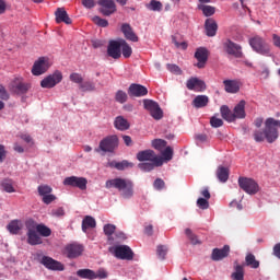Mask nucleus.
<instances>
[{
  "instance_id": "nucleus-16",
  "label": "nucleus",
  "mask_w": 280,
  "mask_h": 280,
  "mask_svg": "<svg viewBox=\"0 0 280 280\" xmlns=\"http://www.w3.org/2000/svg\"><path fill=\"white\" fill-rule=\"evenodd\" d=\"M40 264L45 266V268H47L48 270H65V265L48 256H43Z\"/></svg>"
},
{
  "instance_id": "nucleus-31",
  "label": "nucleus",
  "mask_w": 280,
  "mask_h": 280,
  "mask_svg": "<svg viewBox=\"0 0 280 280\" xmlns=\"http://www.w3.org/2000/svg\"><path fill=\"white\" fill-rule=\"evenodd\" d=\"M7 229L11 235H19V231L23 229V224L19 220H12L8 225Z\"/></svg>"
},
{
  "instance_id": "nucleus-8",
  "label": "nucleus",
  "mask_w": 280,
  "mask_h": 280,
  "mask_svg": "<svg viewBox=\"0 0 280 280\" xmlns=\"http://www.w3.org/2000/svg\"><path fill=\"white\" fill-rule=\"evenodd\" d=\"M97 4L100 5L98 12L103 14V16H112V14L117 12L115 0H98Z\"/></svg>"
},
{
  "instance_id": "nucleus-30",
  "label": "nucleus",
  "mask_w": 280,
  "mask_h": 280,
  "mask_svg": "<svg viewBox=\"0 0 280 280\" xmlns=\"http://www.w3.org/2000/svg\"><path fill=\"white\" fill-rule=\"evenodd\" d=\"M220 113H221V116L223 117V119H225V121H229L230 124L235 121L234 112H231L229 106H226V105L221 106Z\"/></svg>"
},
{
  "instance_id": "nucleus-38",
  "label": "nucleus",
  "mask_w": 280,
  "mask_h": 280,
  "mask_svg": "<svg viewBox=\"0 0 280 280\" xmlns=\"http://www.w3.org/2000/svg\"><path fill=\"white\" fill-rule=\"evenodd\" d=\"M147 9L151 10V12H161V10H163V3L158 0H151L150 3L147 4Z\"/></svg>"
},
{
  "instance_id": "nucleus-41",
  "label": "nucleus",
  "mask_w": 280,
  "mask_h": 280,
  "mask_svg": "<svg viewBox=\"0 0 280 280\" xmlns=\"http://www.w3.org/2000/svg\"><path fill=\"white\" fill-rule=\"evenodd\" d=\"M30 89H32V85L30 83H19L16 86H15V92L19 94V95H25V93H27L30 91Z\"/></svg>"
},
{
  "instance_id": "nucleus-62",
  "label": "nucleus",
  "mask_w": 280,
  "mask_h": 280,
  "mask_svg": "<svg viewBox=\"0 0 280 280\" xmlns=\"http://www.w3.org/2000/svg\"><path fill=\"white\" fill-rule=\"evenodd\" d=\"M8 152L5 151V147L3 144H0V163H3L5 161Z\"/></svg>"
},
{
  "instance_id": "nucleus-57",
  "label": "nucleus",
  "mask_w": 280,
  "mask_h": 280,
  "mask_svg": "<svg viewBox=\"0 0 280 280\" xmlns=\"http://www.w3.org/2000/svg\"><path fill=\"white\" fill-rule=\"evenodd\" d=\"M38 226V224H36V222L30 220L26 222V230L27 233H34L36 232V228Z\"/></svg>"
},
{
  "instance_id": "nucleus-40",
  "label": "nucleus",
  "mask_w": 280,
  "mask_h": 280,
  "mask_svg": "<svg viewBox=\"0 0 280 280\" xmlns=\"http://www.w3.org/2000/svg\"><path fill=\"white\" fill-rule=\"evenodd\" d=\"M36 231L42 235V237H49V235H51V229L45 224H37Z\"/></svg>"
},
{
  "instance_id": "nucleus-58",
  "label": "nucleus",
  "mask_w": 280,
  "mask_h": 280,
  "mask_svg": "<svg viewBox=\"0 0 280 280\" xmlns=\"http://www.w3.org/2000/svg\"><path fill=\"white\" fill-rule=\"evenodd\" d=\"M0 100H3L4 102H8V100H10V94L3 85H0Z\"/></svg>"
},
{
  "instance_id": "nucleus-9",
  "label": "nucleus",
  "mask_w": 280,
  "mask_h": 280,
  "mask_svg": "<svg viewBox=\"0 0 280 280\" xmlns=\"http://www.w3.org/2000/svg\"><path fill=\"white\" fill-rule=\"evenodd\" d=\"M63 185L66 187H77L78 189H81V191H84L86 185H89V180L86 177L70 176L63 179Z\"/></svg>"
},
{
  "instance_id": "nucleus-59",
  "label": "nucleus",
  "mask_w": 280,
  "mask_h": 280,
  "mask_svg": "<svg viewBox=\"0 0 280 280\" xmlns=\"http://www.w3.org/2000/svg\"><path fill=\"white\" fill-rule=\"evenodd\" d=\"M42 200H43L44 205H51V202H54V200H56V197L54 195H51V192H50L48 195H44Z\"/></svg>"
},
{
  "instance_id": "nucleus-10",
  "label": "nucleus",
  "mask_w": 280,
  "mask_h": 280,
  "mask_svg": "<svg viewBox=\"0 0 280 280\" xmlns=\"http://www.w3.org/2000/svg\"><path fill=\"white\" fill-rule=\"evenodd\" d=\"M49 67H51L49 59H47V57H40L37 61L34 62L32 73L33 75H43V73H47Z\"/></svg>"
},
{
  "instance_id": "nucleus-12",
  "label": "nucleus",
  "mask_w": 280,
  "mask_h": 280,
  "mask_svg": "<svg viewBox=\"0 0 280 280\" xmlns=\"http://www.w3.org/2000/svg\"><path fill=\"white\" fill-rule=\"evenodd\" d=\"M223 49L229 54V56H234V58H242V56H244L242 52V46L231 42V39L223 43Z\"/></svg>"
},
{
  "instance_id": "nucleus-47",
  "label": "nucleus",
  "mask_w": 280,
  "mask_h": 280,
  "mask_svg": "<svg viewBox=\"0 0 280 280\" xmlns=\"http://www.w3.org/2000/svg\"><path fill=\"white\" fill-rule=\"evenodd\" d=\"M79 89H81V91H84V92L95 91V83L91 81H86L84 83H81L79 85Z\"/></svg>"
},
{
  "instance_id": "nucleus-15",
  "label": "nucleus",
  "mask_w": 280,
  "mask_h": 280,
  "mask_svg": "<svg viewBox=\"0 0 280 280\" xmlns=\"http://www.w3.org/2000/svg\"><path fill=\"white\" fill-rule=\"evenodd\" d=\"M186 86L188 91H196L197 93H202V91L207 90V84L205 83V81L198 78H190L187 81Z\"/></svg>"
},
{
  "instance_id": "nucleus-6",
  "label": "nucleus",
  "mask_w": 280,
  "mask_h": 280,
  "mask_svg": "<svg viewBox=\"0 0 280 280\" xmlns=\"http://www.w3.org/2000/svg\"><path fill=\"white\" fill-rule=\"evenodd\" d=\"M60 82H62V72L56 70L52 74L47 75L40 81V86L42 89H54Z\"/></svg>"
},
{
  "instance_id": "nucleus-33",
  "label": "nucleus",
  "mask_w": 280,
  "mask_h": 280,
  "mask_svg": "<svg viewBox=\"0 0 280 280\" xmlns=\"http://www.w3.org/2000/svg\"><path fill=\"white\" fill-rule=\"evenodd\" d=\"M105 235L107 236L108 242H115V231H117V226L114 224H105L103 228Z\"/></svg>"
},
{
  "instance_id": "nucleus-55",
  "label": "nucleus",
  "mask_w": 280,
  "mask_h": 280,
  "mask_svg": "<svg viewBox=\"0 0 280 280\" xmlns=\"http://www.w3.org/2000/svg\"><path fill=\"white\" fill-rule=\"evenodd\" d=\"M153 187L158 191H161L162 189H165V180H163L162 178H156L153 183Z\"/></svg>"
},
{
  "instance_id": "nucleus-27",
  "label": "nucleus",
  "mask_w": 280,
  "mask_h": 280,
  "mask_svg": "<svg viewBox=\"0 0 280 280\" xmlns=\"http://www.w3.org/2000/svg\"><path fill=\"white\" fill-rule=\"evenodd\" d=\"M95 226H97V222L95 221V218H93L91 215L84 217V219L82 220L83 233H86V231H89V229H95Z\"/></svg>"
},
{
  "instance_id": "nucleus-37",
  "label": "nucleus",
  "mask_w": 280,
  "mask_h": 280,
  "mask_svg": "<svg viewBox=\"0 0 280 280\" xmlns=\"http://www.w3.org/2000/svg\"><path fill=\"white\" fill-rule=\"evenodd\" d=\"M120 45L124 58H130L132 56V48L130 47V45H128V43L124 39L120 40Z\"/></svg>"
},
{
  "instance_id": "nucleus-48",
  "label": "nucleus",
  "mask_w": 280,
  "mask_h": 280,
  "mask_svg": "<svg viewBox=\"0 0 280 280\" xmlns=\"http://www.w3.org/2000/svg\"><path fill=\"white\" fill-rule=\"evenodd\" d=\"M199 10H202L205 16H213L215 14V8L211 5H200Z\"/></svg>"
},
{
  "instance_id": "nucleus-7",
  "label": "nucleus",
  "mask_w": 280,
  "mask_h": 280,
  "mask_svg": "<svg viewBox=\"0 0 280 280\" xmlns=\"http://www.w3.org/2000/svg\"><path fill=\"white\" fill-rule=\"evenodd\" d=\"M238 185L241 189H243V191H245L246 194H249L250 196L259 191V185L257 184V182L248 177H240Z\"/></svg>"
},
{
  "instance_id": "nucleus-43",
  "label": "nucleus",
  "mask_w": 280,
  "mask_h": 280,
  "mask_svg": "<svg viewBox=\"0 0 280 280\" xmlns=\"http://www.w3.org/2000/svg\"><path fill=\"white\" fill-rule=\"evenodd\" d=\"M162 161H172L174 159V149L172 147H166L164 151H162Z\"/></svg>"
},
{
  "instance_id": "nucleus-54",
  "label": "nucleus",
  "mask_w": 280,
  "mask_h": 280,
  "mask_svg": "<svg viewBox=\"0 0 280 280\" xmlns=\"http://www.w3.org/2000/svg\"><path fill=\"white\" fill-rule=\"evenodd\" d=\"M156 254L160 259H165V255H167V247H165L164 245H159Z\"/></svg>"
},
{
  "instance_id": "nucleus-34",
  "label": "nucleus",
  "mask_w": 280,
  "mask_h": 280,
  "mask_svg": "<svg viewBox=\"0 0 280 280\" xmlns=\"http://www.w3.org/2000/svg\"><path fill=\"white\" fill-rule=\"evenodd\" d=\"M0 185L2 190L7 194H14V191H16V189H14V182L10 178L3 179Z\"/></svg>"
},
{
  "instance_id": "nucleus-36",
  "label": "nucleus",
  "mask_w": 280,
  "mask_h": 280,
  "mask_svg": "<svg viewBox=\"0 0 280 280\" xmlns=\"http://www.w3.org/2000/svg\"><path fill=\"white\" fill-rule=\"evenodd\" d=\"M245 266H249V268L257 269L259 268V260L255 258V255L247 254L245 257Z\"/></svg>"
},
{
  "instance_id": "nucleus-28",
  "label": "nucleus",
  "mask_w": 280,
  "mask_h": 280,
  "mask_svg": "<svg viewBox=\"0 0 280 280\" xmlns=\"http://www.w3.org/2000/svg\"><path fill=\"white\" fill-rule=\"evenodd\" d=\"M209 104V96L207 95H197L192 100V106L195 108H205V106H208Z\"/></svg>"
},
{
  "instance_id": "nucleus-23",
  "label": "nucleus",
  "mask_w": 280,
  "mask_h": 280,
  "mask_svg": "<svg viewBox=\"0 0 280 280\" xmlns=\"http://www.w3.org/2000/svg\"><path fill=\"white\" fill-rule=\"evenodd\" d=\"M207 36H215L218 34V23L213 19H207L205 23Z\"/></svg>"
},
{
  "instance_id": "nucleus-5",
  "label": "nucleus",
  "mask_w": 280,
  "mask_h": 280,
  "mask_svg": "<svg viewBox=\"0 0 280 280\" xmlns=\"http://www.w3.org/2000/svg\"><path fill=\"white\" fill-rule=\"evenodd\" d=\"M143 107L144 110H148L150 113L151 117H153L155 121H160V119H163V109H161L159 103L147 98L143 100Z\"/></svg>"
},
{
  "instance_id": "nucleus-42",
  "label": "nucleus",
  "mask_w": 280,
  "mask_h": 280,
  "mask_svg": "<svg viewBox=\"0 0 280 280\" xmlns=\"http://www.w3.org/2000/svg\"><path fill=\"white\" fill-rule=\"evenodd\" d=\"M185 235L186 237H188V240L190 241V243L196 246V244H201L200 240H198V236L196 234H194V232L191 231V229L187 228L185 230Z\"/></svg>"
},
{
  "instance_id": "nucleus-3",
  "label": "nucleus",
  "mask_w": 280,
  "mask_h": 280,
  "mask_svg": "<svg viewBox=\"0 0 280 280\" xmlns=\"http://www.w3.org/2000/svg\"><path fill=\"white\" fill-rule=\"evenodd\" d=\"M117 148H119V138L117 135H112L101 140L98 148L95 149V152H115Z\"/></svg>"
},
{
  "instance_id": "nucleus-39",
  "label": "nucleus",
  "mask_w": 280,
  "mask_h": 280,
  "mask_svg": "<svg viewBox=\"0 0 280 280\" xmlns=\"http://www.w3.org/2000/svg\"><path fill=\"white\" fill-rule=\"evenodd\" d=\"M152 148L159 152H163L164 148H167V141L163 139H154L152 140Z\"/></svg>"
},
{
  "instance_id": "nucleus-64",
  "label": "nucleus",
  "mask_w": 280,
  "mask_h": 280,
  "mask_svg": "<svg viewBox=\"0 0 280 280\" xmlns=\"http://www.w3.org/2000/svg\"><path fill=\"white\" fill-rule=\"evenodd\" d=\"M272 40H273V45L275 47H278L280 49V36L277 34L272 35Z\"/></svg>"
},
{
  "instance_id": "nucleus-14",
  "label": "nucleus",
  "mask_w": 280,
  "mask_h": 280,
  "mask_svg": "<svg viewBox=\"0 0 280 280\" xmlns=\"http://www.w3.org/2000/svg\"><path fill=\"white\" fill-rule=\"evenodd\" d=\"M65 253L68 259H75L77 257H80L82 253H84V247L80 244L73 243L66 246Z\"/></svg>"
},
{
  "instance_id": "nucleus-21",
  "label": "nucleus",
  "mask_w": 280,
  "mask_h": 280,
  "mask_svg": "<svg viewBox=\"0 0 280 280\" xmlns=\"http://www.w3.org/2000/svg\"><path fill=\"white\" fill-rule=\"evenodd\" d=\"M56 23H66V25H71L72 21L67 13L65 8H58L55 12Z\"/></svg>"
},
{
  "instance_id": "nucleus-32",
  "label": "nucleus",
  "mask_w": 280,
  "mask_h": 280,
  "mask_svg": "<svg viewBox=\"0 0 280 280\" xmlns=\"http://www.w3.org/2000/svg\"><path fill=\"white\" fill-rule=\"evenodd\" d=\"M27 244L31 246H38L39 244H43V238L38 235V233L35 232H27Z\"/></svg>"
},
{
  "instance_id": "nucleus-18",
  "label": "nucleus",
  "mask_w": 280,
  "mask_h": 280,
  "mask_svg": "<svg viewBox=\"0 0 280 280\" xmlns=\"http://www.w3.org/2000/svg\"><path fill=\"white\" fill-rule=\"evenodd\" d=\"M195 58L198 60L196 67H198V69H205V65H207V60H209V50H207V48H198L195 52Z\"/></svg>"
},
{
  "instance_id": "nucleus-46",
  "label": "nucleus",
  "mask_w": 280,
  "mask_h": 280,
  "mask_svg": "<svg viewBox=\"0 0 280 280\" xmlns=\"http://www.w3.org/2000/svg\"><path fill=\"white\" fill-rule=\"evenodd\" d=\"M92 21L95 25H97L98 27H108V20L106 19H102L98 15H94L92 18Z\"/></svg>"
},
{
  "instance_id": "nucleus-11",
  "label": "nucleus",
  "mask_w": 280,
  "mask_h": 280,
  "mask_svg": "<svg viewBox=\"0 0 280 280\" xmlns=\"http://www.w3.org/2000/svg\"><path fill=\"white\" fill-rule=\"evenodd\" d=\"M114 255L117 259H126L127 261L132 260L135 257V253H132L128 245H117L114 247Z\"/></svg>"
},
{
  "instance_id": "nucleus-49",
  "label": "nucleus",
  "mask_w": 280,
  "mask_h": 280,
  "mask_svg": "<svg viewBox=\"0 0 280 280\" xmlns=\"http://www.w3.org/2000/svg\"><path fill=\"white\" fill-rule=\"evenodd\" d=\"M166 69L171 72L174 73L175 75H183V70H180V67L174 63H167Z\"/></svg>"
},
{
  "instance_id": "nucleus-29",
  "label": "nucleus",
  "mask_w": 280,
  "mask_h": 280,
  "mask_svg": "<svg viewBox=\"0 0 280 280\" xmlns=\"http://www.w3.org/2000/svg\"><path fill=\"white\" fill-rule=\"evenodd\" d=\"M232 280H244V265L234 262V272L231 275Z\"/></svg>"
},
{
  "instance_id": "nucleus-35",
  "label": "nucleus",
  "mask_w": 280,
  "mask_h": 280,
  "mask_svg": "<svg viewBox=\"0 0 280 280\" xmlns=\"http://www.w3.org/2000/svg\"><path fill=\"white\" fill-rule=\"evenodd\" d=\"M77 277H80V279H90L93 280L95 279V271L91 269H79L77 271Z\"/></svg>"
},
{
  "instance_id": "nucleus-25",
  "label": "nucleus",
  "mask_w": 280,
  "mask_h": 280,
  "mask_svg": "<svg viewBox=\"0 0 280 280\" xmlns=\"http://www.w3.org/2000/svg\"><path fill=\"white\" fill-rule=\"evenodd\" d=\"M231 172L229 171V167H224V166H218L217 172H215V176L219 180V183H226V180H229V176H230Z\"/></svg>"
},
{
  "instance_id": "nucleus-60",
  "label": "nucleus",
  "mask_w": 280,
  "mask_h": 280,
  "mask_svg": "<svg viewBox=\"0 0 280 280\" xmlns=\"http://www.w3.org/2000/svg\"><path fill=\"white\" fill-rule=\"evenodd\" d=\"M107 278H108V272H106V270H104V269H100L95 273V279H107Z\"/></svg>"
},
{
  "instance_id": "nucleus-61",
  "label": "nucleus",
  "mask_w": 280,
  "mask_h": 280,
  "mask_svg": "<svg viewBox=\"0 0 280 280\" xmlns=\"http://www.w3.org/2000/svg\"><path fill=\"white\" fill-rule=\"evenodd\" d=\"M82 5L88 10H92L95 7V0H82Z\"/></svg>"
},
{
  "instance_id": "nucleus-50",
  "label": "nucleus",
  "mask_w": 280,
  "mask_h": 280,
  "mask_svg": "<svg viewBox=\"0 0 280 280\" xmlns=\"http://www.w3.org/2000/svg\"><path fill=\"white\" fill-rule=\"evenodd\" d=\"M114 241H109V244H119L126 240V234L124 232H114Z\"/></svg>"
},
{
  "instance_id": "nucleus-24",
  "label": "nucleus",
  "mask_w": 280,
  "mask_h": 280,
  "mask_svg": "<svg viewBox=\"0 0 280 280\" xmlns=\"http://www.w3.org/2000/svg\"><path fill=\"white\" fill-rule=\"evenodd\" d=\"M114 127L116 130L125 131L130 129V122L124 116H118L115 118Z\"/></svg>"
},
{
  "instance_id": "nucleus-53",
  "label": "nucleus",
  "mask_w": 280,
  "mask_h": 280,
  "mask_svg": "<svg viewBox=\"0 0 280 280\" xmlns=\"http://www.w3.org/2000/svg\"><path fill=\"white\" fill-rule=\"evenodd\" d=\"M69 78L71 82H74V84H82V82H84V78H82V74L78 72L71 73Z\"/></svg>"
},
{
  "instance_id": "nucleus-1",
  "label": "nucleus",
  "mask_w": 280,
  "mask_h": 280,
  "mask_svg": "<svg viewBox=\"0 0 280 280\" xmlns=\"http://www.w3.org/2000/svg\"><path fill=\"white\" fill-rule=\"evenodd\" d=\"M136 159L140 162L138 167L141 172H152L154 167H161L163 165V158L156 155V153L150 149L139 151Z\"/></svg>"
},
{
  "instance_id": "nucleus-20",
  "label": "nucleus",
  "mask_w": 280,
  "mask_h": 280,
  "mask_svg": "<svg viewBox=\"0 0 280 280\" xmlns=\"http://www.w3.org/2000/svg\"><path fill=\"white\" fill-rule=\"evenodd\" d=\"M121 32L127 40H131L132 43H139V37L137 36V34H135V31H132V26H130V24L124 23L121 25Z\"/></svg>"
},
{
  "instance_id": "nucleus-19",
  "label": "nucleus",
  "mask_w": 280,
  "mask_h": 280,
  "mask_svg": "<svg viewBox=\"0 0 280 280\" xmlns=\"http://www.w3.org/2000/svg\"><path fill=\"white\" fill-rule=\"evenodd\" d=\"M229 253H231V247L229 245H224L223 248H214L212 250L211 259L212 261H221L225 257H229Z\"/></svg>"
},
{
  "instance_id": "nucleus-22",
  "label": "nucleus",
  "mask_w": 280,
  "mask_h": 280,
  "mask_svg": "<svg viewBox=\"0 0 280 280\" xmlns=\"http://www.w3.org/2000/svg\"><path fill=\"white\" fill-rule=\"evenodd\" d=\"M234 120L235 119H246V101L242 100L235 105L234 109Z\"/></svg>"
},
{
  "instance_id": "nucleus-2",
  "label": "nucleus",
  "mask_w": 280,
  "mask_h": 280,
  "mask_svg": "<svg viewBox=\"0 0 280 280\" xmlns=\"http://www.w3.org/2000/svg\"><path fill=\"white\" fill-rule=\"evenodd\" d=\"M106 189H117L119 191L120 197L125 200H130L132 196H135V183L130 179L116 177L113 179H108L105 183Z\"/></svg>"
},
{
  "instance_id": "nucleus-52",
  "label": "nucleus",
  "mask_w": 280,
  "mask_h": 280,
  "mask_svg": "<svg viewBox=\"0 0 280 280\" xmlns=\"http://www.w3.org/2000/svg\"><path fill=\"white\" fill-rule=\"evenodd\" d=\"M37 191H38L39 196L44 197V196L51 194L52 189L48 185H40V186H38Z\"/></svg>"
},
{
  "instance_id": "nucleus-56",
  "label": "nucleus",
  "mask_w": 280,
  "mask_h": 280,
  "mask_svg": "<svg viewBox=\"0 0 280 280\" xmlns=\"http://www.w3.org/2000/svg\"><path fill=\"white\" fill-rule=\"evenodd\" d=\"M197 207H199V209H209V199H205V198H199L197 200Z\"/></svg>"
},
{
  "instance_id": "nucleus-63",
  "label": "nucleus",
  "mask_w": 280,
  "mask_h": 280,
  "mask_svg": "<svg viewBox=\"0 0 280 280\" xmlns=\"http://www.w3.org/2000/svg\"><path fill=\"white\" fill-rule=\"evenodd\" d=\"M21 139H23V141H25V143H30L31 145H34V140L32 139V136H30L27 133L21 135Z\"/></svg>"
},
{
  "instance_id": "nucleus-44",
  "label": "nucleus",
  "mask_w": 280,
  "mask_h": 280,
  "mask_svg": "<svg viewBox=\"0 0 280 280\" xmlns=\"http://www.w3.org/2000/svg\"><path fill=\"white\" fill-rule=\"evenodd\" d=\"M114 167L119 172H124V170H128V167H135V164L128 162L127 160H124L121 162H116Z\"/></svg>"
},
{
  "instance_id": "nucleus-17",
  "label": "nucleus",
  "mask_w": 280,
  "mask_h": 280,
  "mask_svg": "<svg viewBox=\"0 0 280 280\" xmlns=\"http://www.w3.org/2000/svg\"><path fill=\"white\" fill-rule=\"evenodd\" d=\"M128 95L130 97H145V95H148V88L132 83L128 89Z\"/></svg>"
},
{
  "instance_id": "nucleus-4",
  "label": "nucleus",
  "mask_w": 280,
  "mask_h": 280,
  "mask_svg": "<svg viewBox=\"0 0 280 280\" xmlns=\"http://www.w3.org/2000/svg\"><path fill=\"white\" fill-rule=\"evenodd\" d=\"M249 45L260 56H271L270 46L260 36H255L249 39Z\"/></svg>"
},
{
  "instance_id": "nucleus-26",
  "label": "nucleus",
  "mask_w": 280,
  "mask_h": 280,
  "mask_svg": "<svg viewBox=\"0 0 280 280\" xmlns=\"http://www.w3.org/2000/svg\"><path fill=\"white\" fill-rule=\"evenodd\" d=\"M224 89L226 93H240V83L235 80H224Z\"/></svg>"
},
{
  "instance_id": "nucleus-51",
  "label": "nucleus",
  "mask_w": 280,
  "mask_h": 280,
  "mask_svg": "<svg viewBox=\"0 0 280 280\" xmlns=\"http://www.w3.org/2000/svg\"><path fill=\"white\" fill-rule=\"evenodd\" d=\"M210 126H212V128H222V126H224V120L215 116H212L210 118Z\"/></svg>"
},
{
  "instance_id": "nucleus-13",
  "label": "nucleus",
  "mask_w": 280,
  "mask_h": 280,
  "mask_svg": "<svg viewBox=\"0 0 280 280\" xmlns=\"http://www.w3.org/2000/svg\"><path fill=\"white\" fill-rule=\"evenodd\" d=\"M107 56L114 58V60H119L121 58V40H110L107 46Z\"/></svg>"
},
{
  "instance_id": "nucleus-45",
  "label": "nucleus",
  "mask_w": 280,
  "mask_h": 280,
  "mask_svg": "<svg viewBox=\"0 0 280 280\" xmlns=\"http://www.w3.org/2000/svg\"><path fill=\"white\" fill-rule=\"evenodd\" d=\"M115 100L118 102V104H126V102H128V94L119 90L116 92Z\"/></svg>"
}]
</instances>
